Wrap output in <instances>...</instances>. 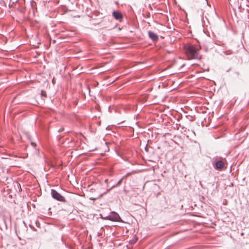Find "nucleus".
I'll list each match as a JSON object with an SVG mask.
<instances>
[{
	"instance_id": "10",
	"label": "nucleus",
	"mask_w": 249,
	"mask_h": 249,
	"mask_svg": "<svg viewBox=\"0 0 249 249\" xmlns=\"http://www.w3.org/2000/svg\"><path fill=\"white\" fill-rule=\"evenodd\" d=\"M109 190H110V189H109V190H107V192H106V193H105L104 194H106V193H107V192L108 191H109Z\"/></svg>"
},
{
	"instance_id": "2",
	"label": "nucleus",
	"mask_w": 249,
	"mask_h": 249,
	"mask_svg": "<svg viewBox=\"0 0 249 249\" xmlns=\"http://www.w3.org/2000/svg\"><path fill=\"white\" fill-rule=\"evenodd\" d=\"M101 218L104 220H108L112 221H117L119 222L121 219L119 215L115 212H110L109 215L104 216L102 214H101Z\"/></svg>"
},
{
	"instance_id": "9",
	"label": "nucleus",
	"mask_w": 249,
	"mask_h": 249,
	"mask_svg": "<svg viewBox=\"0 0 249 249\" xmlns=\"http://www.w3.org/2000/svg\"><path fill=\"white\" fill-rule=\"evenodd\" d=\"M31 144L33 146H35L36 145V143H34V142H32L31 143Z\"/></svg>"
},
{
	"instance_id": "4",
	"label": "nucleus",
	"mask_w": 249,
	"mask_h": 249,
	"mask_svg": "<svg viewBox=\"0 0 249 249\" xmlns=\"http://www.w3.org/2000/svg\"><path fill=\"white\" fill-rule=\"evenodd\" d=\"M112 16L116 19L120 21H121L122 19L123 18V15L122 14L117 11H114L112 12Z\"/></svg>"
},
{
	"instance_id": "8",
	"label": "nucleus",
	"mask_w": 249,
	"mask_h": 249,
	"mask_svg": "<svg viewBox=\"0 0 249 249\" xmlns=\"http://www.w3.org/2000/svg\"><path fill=\"white\" fill-rule=\"evenodd\" d=\"M131 174V173H128L126 175H125L122 178L123 179H124V178H127V177H128L129 176H130Z\"/></svg>"
},
{
	"instance_id": "1",
	"label": "nucleus",
	"mask_w": 249,
	"mask_h": 249,
	"mask_svg": "<svg viewBox=\"0 0 249 249\" xmlns=\"http://www.w3.org/2000/svg\"><path fill=\"white\" fill-rule=\"evenodd\" d=\"M199 49L194 45H188L185 47V53L188 59H199Z\"/></svg>"
},
{
	"instance_id": "7",
	"label": "nucleus",
	"mask_w": 249,
	"mask_h": 249,
	"mask_svg": "<svg viewBox=\"0 0 249 249\" xmlns=\"http://www.w3.org/2000/svg\"><path fill=\"white\" fill-rule=\"evenodd\" d=\"M123 179H123V178H121V179H120V180H119V181L117 183V184H116V185H113V186L112 187V188H114V187H116V186H118L120 185L121 184V183H122V180H123Z\"/></svg>"
},
{
	"instance_id": "3",
	"label": "nucleus",
	"mask_w": 249,
	"mask_h": 249,
	"mask_svg": "<svg viewBox=\"0 0 249 249\" xmlns=\"http://www.w3.org/2000/svg\"><path fill=\"white\" fill-rule=\"evenodd\" d=\"M51 196L54 199L62 202H66L65 197L54 189L51 190Z\"/></svg>"
},
{
	"instance_id": "5",
	"label": "nucleus",
	"mask_w": 249,
	"mask_h": 249,
	"mask_svg": "<svg viewBox=\"0 0 249 249\" xmlns=\"http://www.w3.org/2000/svg\"><path fill=\"white\" fill-rule=\"evenodd\" d=\"M224 165V163L221 160H218L215 162L214 168L216 170H219L222 169Z\"/></svg>"
},
{
	"instance_id": "6",
	"label": "nucleus",
	"mask_w": 249,
	"mask_h": 249,
	"mask_svg": "<svg viewBox=\"0 0 249 249\" xmlns=\"http://www.w3.org/2000/svg\"><path fill=\"white\" fill-rule=\"evenodd\" d=\"M148 36L149 37L153 40V41H157L158 39V36L155 34L154 32L151 31L148 32Z\"/></svg>"
}]
</instances>
